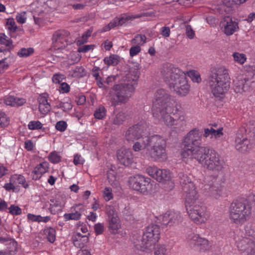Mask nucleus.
<instances>
[{"instance_id": "38", "label": "nucleus", "mask_w": 255, "mask_h": 255, "mask_svg": "<svg viewBox=\"0 0 255 255\" xmlns=\"http://www.w3.org/2000/svg\"><path fill=\"white\" fill-rule=\"evenodd\" d=\"M146 37L144 35L137 34L131 42L133 45H143L146 42Z\"/></svg>"}, {"instance_id": "45", "label": "nucleus", "mask_w": 255, "mask_h": 255, "mask_svg": "<svg viewBox=\"0 0 255 255\" xmlns=\"http://www.w3.org/2000/svg\"><path fill=\"white\" fill-rule=\"evenodd\" d=\"M9 125V120L6 114L0 111V126L1 127H5Z\"/></svg>"}, {"instance_id": "50", "label": "nucleus", "mask_w": 255, "mask_h": 255, "mask_svg": "<svg viewBox=\"0 0 255 255\" xmlns=\"http://www.w3.org/2000/svg\"><path fill=\"white\" fill-rule=\"evenodd\" d=\"M39 111L43 115L46 114L51 110V106L49 103L39 105Z\"/></svg>"}, {"instance_id": "53", "label": "nucleus", "mask_w": 255, "mask_h": 255, "mask_svg": "<svg viewBox=\"0 0 255 255\" xmlns=\"http://www.w3.org/2000/svg\"><path fill=\"white\" fill-rule=\"evenodd\" d=\"M9 213L12 215H18L21 213V209L17 206L12 205L8 208Z\"/></svg>"}, {"instance_id": "42", "label": "nucleus", "mask_w": 255, "mask_h": 255, "mask_svg": "<svg viewBox=\"0 0 255 255\" xmlns=\"http://www.w3.org/2000/svg\"><path fill=\"white\" fill-rule=\"evenodd\" d=\"M167 248L164 245H158L155 248L154 255H167Z\"/></svg>"}, {"instance_id": "39", "label": "nucleus", "mask_w": 255, "mask_h": 255, "mask_svg": "<svg viewBox=\"0 0 255 255\" xmlns=\"http://www.w3.org/2000/svg\"><path fill=\"white\" fill-rule=\"evenodd\" d=\"M92 31V29H91L87 30L86 32L82 35L81 38L77 40V45H82L84 43H86L88 41V38L91 36Z\"/></svg>"}, {"instance_id": "11", "label": "nucleus", "mask_w": 255, "mask_h": 255, "mask_svg": "<svg viewBox=\"0 0 255 255\" xmlns=\"http://www.w3.org/2000/svg\"><path fill=\"white\" fill-rule=\"evenodd\" d=\"M130 240L134 247L139 251L150 250L154 247L149 239L145 238L143 232L140 234L135 231L133 232Z\"/></svg>"}, {"instance_id": "52", "label": "nucleus", "mask_w": 255, "mask_h": 255, "mask_svg": "<svg viewBox=\"0 0 255 255\" xmlns=\"http://www.w3.org/2000/svg\"><path fill=\"white\" fill-rule=\"evenodd\" d=\"M49 160L53 163H57L61 160V157L55 152H51L49 155Z\"/></svg>"}, {"instance_id": "44", "label": "nucleus", "mask_w": 255, "mask_h": 255, "mask_svg": "<svg viewBox=\"0 0 255 255\" xmlns=\"http://www.w3.org/2000/svg\"><path fill=\"white\" fill-rule=\"evenodd\" d=\"M245 230L248 236L255 238V224H246Z\"/></svg>"}, {"instance_id": "43", "label": "nucleus", "mask_w": 255, "mask_h": 255, "mask_svg": "<svg viewBox=\"0 0 255 255\" xmlns=\"http://www.w3.org/2000/svg\"><path fill=\"white\" fill-rule=\"evenodd\" d=\"M106 110L104 106H100L94 113V116L97 119H102L106 115Z\"/></svg>"}, {"instance_id": "55", "label": "nucleus", "mask_w": 255, "mask_h": 255, "mask_svg": "<svg viewBox=\"0 0 255 255\" xmlns=\"http://www.w3.org/2000/svg\"><path fill=\"white\" fill-rule=\"evenodd\" d=\"M80 46L78 48V52H83V53H86L89 51H90L91 49H93L94 47L95 46L94 45H79Z\"/></svg>"}, {"instance_id": "26", "label": "nucleus", "mask_w": 255, "mask_h": 255, "mask_svg": "<svg viewBox=\"0 0 255 255\" xmlns=\"http://www.w3.org/2000/svg\"><path fill=\"white\" fill-rule=\"evenodd\" d=\"M171 177V174L169 171L159 169L158 174H157V177H156L155 179L159 182L164 183L166 181H169Z\"/></svg>"}, {"instance_id": "1", "label": "nucleus", "mask_w": 255, "mask_h": 255, "mask_svg": "<svg viewBox=\"0 0 255 255\" xmlns=\"http://www.w3.org/2000/svg\"><path fill=\"white\" fill-rule=\"evenodd\" d=\"M128 71L125 77V83L115 85L110 91L109 100L112 106L124 104L131 96L135 89L139 78V65L131 63L128 65Z\"/></svg>"}, {"instance_id": "51", "label": "nucleus", "mask_w": 255, "mask_h": 255, "mask_svg": "<svg viewBox=\"0 0 255 255\" xmlns=\"http://www.w3.org/2000/svg\"><path fill=\"white\" fill-rule=\"evenodd\" d=\"M157 221L155 222H164L166 223H169V212H168L164 215L159 216L157 218Z\"/></svg>"}, {"instance_id": "54", "label": "nucleus", "mask_w": 255, "mask_h": 255, "mask_svg": "<svg viewBox=\"0 0 255 255\" xmlns=\"http://www.w3.org/2000/svg\"><path fill=\"white\" fill-rule=\"evenodd\" d=\"M130 20H132V15H124L120 18H118V22L119 26L123 25Z\"/></svg>"}, {"instance_id": "15", "label": "nucleus", "mask_w": 255, "mask_h": 255, "mask_svg": "<svg viewBox=\"0 0 255 255\" xmlns=\"http://www.w3.org/2000/svg\"><path fill=\"white\" fill-rule=\"evenodd\" d=\"M36 8L35 11L38 15L43 12H48L54 9L58 5L57 0H37Z\"/></svg>"}, {"instance_id": "48", "label": "nucleus", "mask_w": 255, "mask_h": 255, "mask_svg": "<svg viewBox=\"0 0 255 255\" xmlns=\"http://www.w3.org/2000/svg\"><path fill=\"white\" fill-rule=\"evenodd\" d=\"M158 170L159 169L156 167H148L146 169L147 173L154 179H156V177H157Z\"/></svg>"}, {"instance_id": "2", "label": "nucleus", "mask_w": 255, "mask_h": 255, "mask_svg": "<svg viewBox=\"0 0 255 255\" xmlns=\"http://www.w3.org/2000/svg\"><path fill=\"white\" fill-rule=\"evenodd\" d=\"M178 178L182 189L185 193V206L190 218L193 221L204 223L203 217L205 215L204 207L199 204L197 192L192 179L183 172H180Z\"/></svg>"}, {"instance_id": "59", "label": "nucleus", "mask_w": 255, "mask_h": 255, "mask_svg": "<svg viewBox=\"0 0 255 255\" xmlns=\"http://www.w3.org/2000/svg\"><path fill=\"white\" fill-rule=\"evenodd\" d=\"M47 98H48V94L46 93H43V94L40 95L38 98L39 105H41V104H45L46 103H49L47 102Z\"/></svg>"}, {"instance_id": "64", "label": "nucleus", "mask_w": 255, "mask_h": 255, "mask_svg": "<svg viewBox=\"0 0 255 255\" xmlns=\"http://www.w3.org/2000/svg\"><path fill=\"white\" fill-rule=\"evenodd\" d=\"M25 12H22L20 13H18L16 16V19L17 21L20 23H24L26 18L25 16Z\"/></svg>"}, {"instance_id": "4", "label": "nucleus", "mask_w": 255, "mask_h": 255, "mask_svg": "<svg viewBox=\"0 0 255 255\" xmlns=\"http://www.w3.org/2000/svg\"><path fill=\"white\" fill-rule=\"evenodd\" d=\"M208 83L213 95L216 97H221L230 87V77L228 70L224 67L212 68Z\"/></svg>"}, {"instance_id": "8", "label": "nucleus", "mask_w": 255, "mask_h": 255, "mask_svg": "<svg viewBox=\"0 0 255 255\" xmlns=\"http://www.w3.org/2000/svg\"><path fill=\"white\" fill-rule=\"evenodd\" d=\"M251 213V207L246 200H236L231 204L230 217L235 222L247 221Z\"/></svg>"}, {"instance_id": "57", "label": "nucleus", "mask_w": 255, "mask_h": 255, "mask_svg": "<svg viewBox=\"0 0 255 255\" xmlns=\"http://www.w3.org/2000/svg\"><path fill=\"white\" fill-rule=\"evenodd\" d=\"M56 128L60 131H64L67 128V123L63 121L58 122L55 126Z\"/></svg>"}, {"instance_id": "19", "label": "nucleus", "mask_w": 255, "mask_h": 255, "mask_svg": "<svg viewBox=\"0 0 255 255\" xmlns=\"http://www.w3.org/2000/svg\"><path fill=\"white\" fill-rule=\"evenodd\" d=\"M224 33L227 35H231L239 29L238 23L229 16L226 17L223 23Z\"/></svg>"}, {"instance_id": "61", "label": "nucleus", "mask_w": 255, "mask_h": 255, "mask_svg": "<svg viewBox=\"0 0 255 255\" xmlns=\"http://www.w3.org/2000/svg\"><path fill=\"white\" fill-rule=\"evenodd\" d=\"M190 77L193 82L200 83L201 81V78L200 75L198 73L195 72L194 71L190 72Z\"/></svg>"}, {"instance_id": "40", "label": "nucleus", "mask_w": 255, "mask_h": 255, "mask_svg": "<svg viewBox=\"0 0 255 255\" xmlns=\"http://www.w3.org/2000/svg\"><path fill=\"white\" fill-rule=\"evenodd\" d=\"M169 223H177L182 222L179 213L169 212Z\"/></svg>"}, {"instance_id": "17", "label": "nucleus", "mask_w": 255, "mask_h": 255, "mask_svg": "<svg viewBox=\"0 0 255 255\" xmlns=\"http://www.w3.org/2000/svg\"><path fill=\"white\" fill-rule=\"evenodd\" d=\"M236 243L238 250L242 252H246L249 254L250 251L255 248V242L247 238L241 237L236 238Z\"/></svg>"}, {"instance_id": "47", "label": "nucleus", "mask_w": 255, "mask_h": 255, "mask_svg": "<svg viewBox=\"0 0 255 255\" xmlns=\"http://www.w3.org/2000/svg\"><path fill=\"white\" fill-rule=\"evenodd\" d=\"M118 26H119V24L118 22V17H116L113 19L108 25L103 27V31H108L112 28Z\"/></svg>"}, {"instance_id": "35", "label": "nucleus", "mask_w": 255, "mask_h": 255, "mask_svg": "<svg viewBox=\"0 0 255 255\" xmlns=\"http://www.w3.org/2000/svg\"><path fill=\"white\" fill-rule=\"evenodd\" d=\"M50 209L52 210L60 211L62 209L63 204L59 198L51 199L50 200Z\"/></svg>"}, {"instance_id": "49", "label": "nucleus", "mask_w": 255, "mask_h": 255, "mask_svg": "<svg viewBox=\"0 0 255 255\" xmlns=\"http://www.w3.org/2000/svg\"><path fill=\"white\" fill-rule=\"evenodd\" d=\"M42 127V125L39 121H31L28 125L29 129L32 130L40 129Z\"/></svg>"}, {"instance_id": "16", "label": "nucleus", "mask_w": 255, "mask_h": 255, "mask_svg": "<svg viewBox=\"0 0 255 255\" xmlns=\"http://www.w3.org/2000/svg\"><path fill=\"white\" fill-rule=\"evenodd\" d=\"M117 157L121 164L129 166L134 162L132 151L129 149H121L117 151Z\"/></svg>"}, {"instance_id": "10", "label": "nucleus", "mask_w": 255, "mask_h": 255, "mask_svg": "<svg viewBox=\"0 0 255 255\" xmlns=\"http://www.w3.org/2000/svg\"><path fill=\"white\" fill-rule=\"evenodd\" d=\"M70 32L65 30H59L54 32L52 36V45L56 56L65 58L64 55L59 54V50L65 48L71 43Z\"/></svg>"}, {"instance_id": "36", "label": "nucleus", "mask_w": 255, "mask_h": 255, "mask_svg": "<svg viewBox=\"0 0 255 255\" xmlns=\"http://www.w3.org/2000/svg\"><path fill=\"white\" fill-rule=\"evenodd\" d=\"M150 139V136H144V134H142L141 136L135 140L140 143L141 146L145 149L149 147Z\"/></svg>"}, {"instance_id": "62", "label": "nucleus", "mask_w": 255, "mask_h": 255, "mask_svg": "<svg viewBox=\"0 0 255 255\" xmlns=\"http://www.w3.org/2000/svg\"><path fill=\"white\" fill-rule=\"evenodd\" d=\"M121 228V224H109V230L112 234H116Z\"/></svg>"}, {"instance_id": "29", "label": "nucleus", "mask_w": 255, "mask_h": 255, "mask_svg": "<svg viewBox=\"0 0 255 255\" xmlns=\"http://www.w3.org/2000/svg\"><path fill=\"white\" fill-rule=\"evenodd\" d=\"M27 219L29 222H44L46 223L50 221L49 216L42 217L40 215H35L31 214L27 215Z\"/></svg>"}, {"instance_id": "18", "label": "nucleus", "mask_w": 255, "mask_h": 255, "mask_svg": "<svg viewBox=\"0 0 255 255\" xmlns=\"http://www.w3.org/2000/svg\"><path fill=\"white\" fill-rule=\"evenodd\" d=\"M235 147L239 151L244 153L251 149L252 145L247 137L238 135L235 139Z\"/></svg>"}, {"instance_id": "30", "label": "nucleus", "mask_w": 255, "mask_h": 255, "mask_svg": "<svg viewBox=\"0 0 255 255\" xmlns=\"http://www.w3.org/2000/svg\"><path fill=\"white\" fill-rule=\"evenodd\" d=\"M126 119V114L123 112H120L115 116L113 119V124L117 126H120L123 124Z\"/></svg>"}, {"instance_id": "3", "label": "nucleus", "mask_w": 255, "mask_h": 255, "mask_svg": "<svg viewBox=\"0 0 255 255\" xmlns=\"http://www.w3.org/2000/svg\"><path fill=\"white\" fill-rule=\"evenodd\" d=\"M160 75L169 88L181 96L187 95L190 91L185 74L174 65L164 64L160 70Z\"/></svg>"}, {"instance_id": "46", "label": "nucleus", "mask_w": 255, "mask_h": 255, "mask_svg": "<svg viewBox=\"0 0 255 255\" xmlns=\"http://www.w3.org/2000/svg\"><path fill=\"white\" fill-rule=\"evenodd\" d=\"M234 60L241 64L245 63L246 60L245 55L237 52H235L233 54Z\"/></svg>"}, {"instance_id": "37", "label": "nucleus", "mask_w": 255, "mask_h": 255, "mask_svg": "<svg viewBox=\"0 0 255 255\" xmlns=\"http://www.w3.org/2000/svg\"><path fill=\"white\" fill-rule=\"evenodd\" d=\"M10 181L13 183L22 184L24 188L28 187V184H25V178L23 176L20 175H14L10 178Z\"/></svg>"}, {"instance_id": "13", "label": "nucleus", "mask_w": 255, "mask_h": 255, "mask_svg": "<svg viewBox=\"0 0 255 255\" xmlns=\"http://www.w3.org/2000/svg\"><path fill=\"white\" fill-rule=\"evenodd\" d=\"M187 240L191 247L201 252L208 251L211 248L209 242L206 239L199 237L198 235L190 234L188 236Z\"/></svg>"}, {"instance_id": "12", "label": "nucleus", "mask_w": 255, "mask_h": 255, "mask_svg": "<svg viewBox=\"0 0 255 255\" xmlns=\"http://www.w3.org/2000/svg\"><path fill=\"white\" fill-rule=\"evenodd\" d=\"M147 125L144 122L139 123L128 128L126 132L125 137L128 142H134L136 139L140 137L142 134L146 133Z\"/></svg>"}, {"instance_id": "32", "label": "nucleus", "mask_w": 255, "mask_h": 255, "mask_svg": "<svg viewBox=\"0 0 255 255\" xmlns=\"http://www.w3.org/2000/svg\"><path fill=\"white\" fill-rule=\"evenodd\" d=\"M120 57L117 55H111L109 57H105L104 61L106 64L110 66H116L120 61Z\"/></svg>"}, {"instance_id": "7", "label": "nucleus", "mask_w": 255, "mask_h": 255, "mask_svg": "<svg viewBox=\"0 0 255 255\" xmlns=\"http://www.w3.org/2000/svg\"><path fill=\"white\" fill-rule=\"evenodd\" d=\"M202 134L199 130L194 128L185 136L182 143V156L186 158L191 155L195 159V155L198 154L201 148H208L201 146Z\"/></svg>"}, {"instance_id": "33", "label": "nucleus", "mask_w": 255, "mask_h": 255, "mask_svg": "<svg viewBox=\"0 0 255 255\" xmlns=\"http://www.w3.org/2000/svg\"><path fill=\"white\" fill-rule=\"evenodd\" d=\"M142 179L140 192L145 194L148 192L150 188V179L147 177L146 178L142 175Z\"/></svg>"}, {"instance_id": "20", "label": "nucleus", "mask_w": 255, "mask_h": 255, "mask_svg": "<svg viewBox=\"0 0 255 255\" xmlns=\"http://www.w3.org/2000/svg\"><path fill=\"white\" fill-rule=\"evenodd\" d=\"M166 141L163 137L156 134L150 136L149 147L166 148Z\"/></svg>"}, {"instance_id": "31", "label": "nucleus", "mask_w": 255, "mask_h": 255, "mask_svg": "<svg viewBox=\"0 0 255 255\" xmlns=\"http://www.w3.org/2000/svg\"><path fill=\"white\" fill-rule=\"evenodd\" d=\"M7 248L8 250H6L5 251H0V255H14L17 251L16 242H10L8 244Z\"/></svg>"}, {"instance_id": "21", "label": "nucleus", "mask_w": 255, "mask_h": 255, "mask_svg": "<svg viewBox=\"0 0 255 255\" xmlns=\"http://www.w3.org/2000/svg\"><path fill=\"white\" fill-rule=\"evenodd\" d=\"M148 150L150 157L155 160H161L166 158V148H150Z\"/></svg>"}, {"instance_id": "23", "label": "nucleus", "mask_w": 255, "mask_h": 255, "mask_svg": "<svg viewBox=\"0 0 255 255\" xmlns=\"http://www.w3.org/2000/svg\"><path fill=\"white\" fill-rule=\"evenodd\" d=\"M89 238L88 236H82L80 233H77L73 237V242L75 247L82 249L85 247V244L88 243Z\"/></svg>"}, {"instance_id": "28", "label": "nucleus", "mask_w": 255, "mask_h": 255, "mask_svg": "<svg viewBox=\"0 0 255 255\" xmlns=\"http://www.w3.org/2000/svg\"><path fill=\"white\" fill-rule=\"evenodd\" d=\"M42 234L49 242L52 243L55 241L56 231L54 228H47L42 231Z\"/></svg>"}, {"instance_id": "34", "label": "nucleus", "mask_w": 255, "mask_h": 255, "mask_svg": "<svg viewBox=\"0 0 255 255\" xmlns=\"http://www.w3.org/2000/svg\"><path fill=\"white\" fill-rule=\"evenodd\" d=\"M205 189H207V188H205ZM208 192L209 195L211 196H212L215 198H218L221 194V190L220 187L218 186H216L215 185L212 184L210 185L209 187L208 188Z\"/></svg>"}, {"instance_id": "25", "label": "nucleus", "mask_w": 255, "mask_h": 255, "mask_svg": "<svg viewBox=\"0 0 255 255\" xmlns=\"http://www.w3.org/2000/svg\"><path fill=\"white\" fill-rule=\"evenodd\" d=\"M142 180L141 175L138 174L130 177L129 179V184L130 187L133 190L140 192Z\"/></svg>"}, {"instance_id": "58", "label": "nucleus", "mask_w": 255, "mask_h": 255, "mask_svg": "<svg viewBox=\"0 0 255 255\" xmlns=\"http://www.w3.org/2000/svg\"><path fill=\"white\" fill-rule=\"evenodd\" d=\"M6 58H4L2 60H0V73H2L4 72L5 70H6L9 65L7 62H6Z\"/></svg>"}, {"instance_id": "27", "label": "nucleus", "mask_w": 255, "mask_h": 255, "mask_svg": "<svg viewBox=\"0 0 255 255\" xmlns=\"http://www.w3.org/2000/svg\"><path fill=\"white\" fill-rule=\"evenodd\" d=\"M249 86L245 79H241L235 82L234 90L236 93L246 92L248 90Z\"/></svg>"}, {"instance_id": "5", "label": "nucleus", "mask_w": 255, "mask_h": 255, "mask_svg": "<svg viewBox=\"0 0 255 255\" xmlns=\"http://www.w3.org/2000/svg\"><path fill=\"white\" fill-rule=\"evenodd\" d=\"M175 101L168 91L159 89L155 92L152 105V115L155 118H160L165 113L174 112Z\"/></svg>"}, {"instance_id": "63", "label": "nucleus", "mask_w": 255, "mask_h": 255, "mask_svg": "<svg viewBox=\"0 0 255 255\" xmlns=\"http://www.w3.org/2000/svg\"><path fill=\"white\" fill-rule=\"evenodd\" d=\"M14 100H15V97L14 96H8L7 97H6L4 99V103L6 105L11 106H14Z\"/></svg>"}, {"instance_id": "56", "label": "nucleus", "mask_w": 255, "mask_h": 255, "mask_svg": "<svg viewBox=\"0 0 255 255\" xmlns=\"http://www.w3.org/2000/svg\"><path fill=\"white\" fill-rule=\"evenodd\" d=\"M6 24L7 28L12 31H16L17 26L15 25L14 20L13 18H8L7 19Z\"/></svg>"}, {"instance_id": "9", "label": "nucleus", "mask_w": 255, "mask_h": 255, "mask_svg": "<svg viewBox=\"0 0 255 255\" xmlns=\"http://www.w3.org/2000/svg\"><path fill=\"white\" fill-rule=\"evenodd\" d=\"M174 111L171 113H165L160 118H156L160 121L172 128L181 129L186 125L185 116L182 112L174 108Z\"/></svg>"}, {"instance_id": "41", "label": "nucleus", "mask_w": 255, "mask_h": 255, "mask_svg": "<svg viewBox=\"0 0 255 255\" xmlns=\"http://www.w3.org/2000/svg\"><path fill=\"white\" fill-rule=\"evenodd\" d=\"M33 52L34 49L32 48H22L17 52V55L20 57H26L31 55Z\"/></svg>"}, {"instance_id": "24", "label": "nucleus", "mask_w": 255, "mask_h": 255, "mask_svg": "<svg viewBox=\"0 0 255 255\" xmlns=\"http://www.w3.org/2000/svg\"><path fill=\"white\" fill-rule=\"evenodd\" d=\"M80 206H76L75 207L72 208V213L69 214H65L64 217L67 220H79L81 216V214L83 212V209L79 208Z\"/></svg>"}, {"instance_id": "60", "label": "nucleus", "mask_w": 255, "mask_h": 255, "mask_svg": "<svg viewBox=\"0 0 255 255\" xmlns=\"http://www.w3.org/2000/svg\"><path fill=\"white\" fill-rule=\"evenodd\" d=\"M141 50L140 46L135 45L131 47L129 50V54L131 56H133L137 54Z\"/></svg>"}, {"instance_id": "22", "label": "nucleus", "mask_w": 255, "mask_h": 255, "mask_svg": "<svg viewBox=\"0 0 255 255\" xmlns=\"http://www.w3.org/2000/svg\"><path fill=\"white\" fill-rule=\"evenodd\" d=\"M48 170V163L47 162H43L39 164L35 167L32 171V179L37 180L39 179L41 176Z\"/></svg>"}, {"instance_id": "6", "label": "nucleus", "mask_w": 255, "mask_h": 255, "mask_svg": "<svg viewBox=\"0 0 255 255\" xmlns=\"http://www.w3.org/2000/svg\"><path fill=\"white\" fill-rule=\"evenodd\" d=\"M195 156V159L208 170L219 172L224 167V162L221 159L219 154L209 147L201 148L198 154Z\"/></svg>"}, {"instance_id": "14", "label": "nucleus", "mask_w": 255, "mask_h": 255, "mask_svg": "<svg viewBox=\"0 0 255 255\" xmlns=\"http://www.w3.org/2000/svg\"><path fill=\"white\" fill-rule=\"evenodd\" d=\"M143 233L145 235V238L149 239L154 246L160 238V227L158 224H149Z\"/></svg>"}]
</instances>
